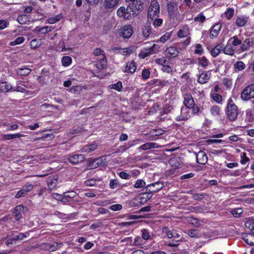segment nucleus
I'll use <instances>...</instances> for the list:
<instances>
[{
  "instance_id": "obj_1",
  "label": "nucleus",
  "mask_w": 254,
  "mask_h": 254,
  "mask_svg": "<svg viewBox=\"0 0 254 254\" xmlns=\"http://www.w3.org/2000/svg\"><path fill=\"white\" fill-rule=\"evenodd\" d=\"M226 113L227 118L230 121H234L237 119L238 115V108L231 99H229Z\"/></svg>"
},
{
  "instance_id": "obj_2",
  "label": "nucleus",
  "mask_w": 254,
  "mask_h": 254,
  "mask_svg": "<svg viewBox=\"0 0 254 254\" xmlns=\"http://www.w3.org/2000/svg\"><path fill=\"white\" fill-rule=\"evenodd\" d=\"M168 12L170 17L174 20L176 19L179 21L181 19L182 16L178 11V6L176 3L170 2L168 4Z\"/></svg>"
},
{
  "instance_id": "obj_3",
  "label": "nucleus",
  "mask_w": 254,
  "mask_h": 254,
  "mask_svg": "<svg viewBox=\"0 0 254 254\" xmlns=\"http://www.w3.org/2000/svg\"><path fill=\"white\" fill-rule=\"evenodd\" d=\"M241 97L244 101L254 98V84L249 85L244 88L241 93Z\"/></svg>"
},
{
  "instance_id": "obj_4",
  "label": "nucleus",
  "mask_w": 254,
  "mask_h": 254,
  "mask_svg": "<svg viewBox=\"0 0 254 254\" xmlns=\"http://www.w3.org/2000/svg\"><path fill=\"white\" fill-rule=\"evenodd\" d=\"M160 6L156 0H152L148 9V17L153 19V17L159 13Z\"/></svg>"
},
{
  "instance_id": "obj_5",
  "label": "nucleus",
  "mask_w": 254,
  "mask_h": 254,
  "mask_svg": "<svg viewBox=\"0 0 254 254\" xmlns=\"http://www.w3.org/2000/svg\"><path fill=\"white\" fill-rule=\"evenodd\" d=\"M163 187L164 184L163 182H157L147 186L146 187V190L151 193H153L159 191Z\"/></svg>"
},
{
  "instance_id": "obj_6",
  "label": "nucleus",
  "mask_w": 254,
  "mask_h": 254,
  "mask_svg": "<svg viewBox=\"0 0 254 254\" xmlns=\"http://www.w3.org/2000/svg\"><path fill=\"white\" fill-rule=\"evenodd\" d=\"M87 161V167L89 169L97 168L103 164V159L101 157L96 159L89 158Z\"/></svg>"
},
{
  "instance_id": "obj_7",
  "label": "nucleus",
  "mask_w": 254,
  "mask_h": 254,
  "mask_svg": "<svg viewBox=\"0 0 254 254\" xmlns=\"http://www.w3.org/2000/svg\"><path fill=\"white\" fill-rule=\"evenodd\" d=\"M132 2L127 6L130 12L135 13L143 8V3L138 2V0H131Z\"/></svg>"
},
{
  "instance_id": "obj_8",
  "label": "nucleus",
  "mask_w": 254,
  "mask_h": 254,
  "mask_svg": "<svg viewBox=\"0 0 254 254\" xmlns=\"http://www.w3.org/2000/svg\"><path fill=\"white\" fill-rule=\"evenodd\" d=\"M33 189V186L31 184L25 185L23 187L22 189L18 191L16 194L15 197L16 198H19L21 197L26 196L28 192L30 191Z\"/></svg>"
},
{
  "instance_id": "obj_9",
  "label": "nucleus",
  "mask_w": 254,
  "mask_h": 254,
  "mask_svg": "<svg viewBox=\"0 0 254 254\" xmlns=\"http://www.w3.org/2000/svg\"><path fill=\"white\" fill-rule=\"evenodd\" d=\"M130 12L128 7L126 8L125 7H121L117 11V14L119 16L124 17L125 19H129L131 18Z\"/></svg>"
},
{
  "instance_id": "obj_10",
  "label": "nucleus",
  "mask_w": 254,
  "mask_h": 254,
  "mask_svg": "<svg viewBox=\"0 0 254 254\" xmlns=\"http://www.w3.org/2000/svg\"><path fill=\"white\" fill-rule=\"evenodd\" d=\"M25 207L22 205H17L13 211V214L15 219L16 220H19L22 218V214L24 212Z\"/></svg>"
},
{
  "instance_id": "obj_11",
  "label": "nucleus",
  "mask_w": 254,
  "mask_h": 254,
  "mask_svg": "<svg viewBox=\"0 0 254 254\" xmlns=\"http://www.w3.org/2000/svg\"><path fill=\"white\" fill-rule=\"evenodd\" d=\"M122 36L126 39H128L133 33V30L130 25H126L122 30Z\"/></svg>"
},
{
  "instance_id": "obj_12",
  "label": "nucleus",
  "mask_w": 254,
  "mask_h": 254,
  "mask_svg": "<svg viewBox=\"0 0 254 254\" xmlns=\"http://www.w3.org/2000/svg\"><path fill=\"white\" fill-rule=\"evenodd\" d=\"M197 162L200 164H205L208 160L206 154L203 151H200L196 155Z\"/></svg>"
},
{
  "instance_id": "obj_13",
  "label": "nucleus",
  "mask_w": 254,
  "mask_h": 254,
  "mask_svg": "<svg viewBox=\"0 0 254 254\" xmlns=\"http://www.w3.org/2000/svg\"><path fill=\"white\" fill-rule=\"evenodd\" d=\"M184 103L187 108H191L194 106V101L190 94H186L184 95Z\"/></svg>"
},
{
  "instance_id": "obj_14",
  "label": "nucleus",
  "mask_w": 254,
  "mask_h": 254,
  "mask_svg": "<svg viewBox=\"0 0 254 254\" xmlns=\"http://www.w3.org/2000/svg\"><path fill=\"white\" fill-rule=\"evenodd\" d=\"M84 159V156L81 154L73 155L69 156L68 160L69 162L73 164H77L79 162L83 161Z\"/></svg>"
},
{
  "instance_id": "obj_15",
  "label": "nucleus",
  "mask_w": 254,
  "mask_h": 254,
  "mask_svg": "<svg viewBox=\"0 0 254 254\" xmlns=\"http://www.w3.org/2000/svg\"><path fill=\"white\" fill-rule=\"evenodd\" d=\"M243 239L248 245L250 246L254 245V233L252 232L244 234Z\"/></svg>"
},
{
  "instance_id": "obj_16",
  "label": "nucleus",
  "mask_w": 254,
  "mask_h": 254,
  "mask_svg": "<svg viewBox=\"0 0 254 254\" xmlns=\"http://www.w3.org/2000/svg\"><path fill=\"white\" fill-rule=\"evenodd\" d=\"M97 70L105 69L107 67V60L105 56L104 58L98 61L97 63L94 64Z\"/></svg>"
},
{
  "instance_id": "obj_17",
  "label": "nucleus",
  "mask_w": 254,
  "mask_h": 254,
  "mask_svg": "<svg viewBox=\"0 0 254 254\" xmlns=\"http://www.w3.org/2000/svg\"><path fill=\"white\" fill-rule=\"evenodd\" d=\"M168 162L170 166L176 169L179 168L182 166L180 159L178 157L171 158L169 159Z\"/></svg>"
},
{
  "instance_id": "obj_18",
  "label": "nucleus",
  "mask_w": 254,
  "mask_h": 254,
  "mask_svg": "<svg viewBox=\"0 0 254 254\" xmlns=\"http://www.w3.org/2000/svg\"><path fill=\"white\" fill-rule=\"evenodd\" d=\"M47 183L49 188L50 190H54L57 186L58 178L57 177H49L47 180Z\"/></svg>"
},
{
  "instance_id": "obj_19",
  "label": "nucleus",
  "mask_w": 254,
  "mask_h": 254,
  "mask_svg": "<svg viewBox=\"0 0 254 254\" xmlns=\"http://www.w3.org/2000/svg\"><path fill=\"white\" fill-rule=\"evenodd\" d=\"M136 69V66L135 65V63L133 61H132L130 62H128L127 63L125 71L126 72L133 73L135 72Z\"/></svg>"
},
{
  "instance_id": "obj_20",
  "label": "nucleus",
  "mask_w": 254,
  "mask_h": 254,
  "mask_svg": "<svg viewBox=\"0 0 254 254\" xmlns=\"http://www.w3.org/2000/svg\"><path fill=\"white\" fill-rule=\"evenodd\" d=\"M119 0H105L104 6L106 8H113L119 2Z\"/></svg>"
},
{
  "instance_id": "obj_21",
  "label": "nucleus",
  "mask_w": 254,
  "mask_h": 254,
  "mask_svg": "<svg viewBox=\"0 0 254 254\" xmlns=\"http://www.w3.org/2000/svg\"><path fill=\"white\" fill-rule=\"evenodd\" d=\"M12 88V86L7 82H2L0 83V90L2 92H7Z\"/></svg>"
},
{
  "instance_id": "obj_22",
  "label": "nucleus",
  "mask_w": 254,
  "mask_h": 254,
  "mask_svg": "<svg viewBox=\"0 0 254 254\" xmlns=\"http://www.w3.org/2000/svg\"><path fill=\"white\" fill-rule=\"evenodd\" d=\"M98 145L96 143L85 145L82 148V152L89 153L93 151L97 148Z\"/></svg>"
},
{
  "instance_id": "obj_23",
  "label": "nucleus",
  "mask_w": 254,
  "mask_h": 254,
  "mask_svg": "<svg viewBox=\"0 0 254 254\" xmlns=\"http://www.w3.org/2000/svg\"><path fill=\"white\" fill-rule=\"evenodd\" d=\"M157 147V143L153 142H148L141 145L139 148L142 150H145L149 149L155 148Z\"/></svg>"
},
{
  "instance_id": "obj_24",
  "label": "nucleus",
  "mask_w": 254,
  "mask_h": 254,
  "mask_svg": "<svg viewBox=\"0 0 254 254\" xmlns=\"http://www.w3.org/2000/svg\"><path fill=\"white\" fill-rule=\"evenodd\" d=\"M27 234H28V233H19L16 235H14L13 232H11V236H13V237H12V240H14V241L23 240L27 237Z\"/></svg>"
},
{
  "instance_id": "obj_25",
  "label": "nucleus",
  "mask_w": 254,
  "mask_h": 254,
  "mask_svg": "<svg viewBox=\"0 0 254 254\" xmlns=\"http://www.w3.org/2000/svg\"><path fill=\"white\" fill-rule=\"evenodd\" d=\"M166 52L173 57H177L179 54V51L174 47H170L167 49Z\"/></svg>"
},
{
  "instance_id": "obj_26",
  "label": "nucleus",
  "mask_w": 254,
  "mask_h": 254,
  "mask_svg": "<svg viewBox=\"0 0 254 254\" xmlns=\"http://www.w3.org/2000/svg\"><path fill=\"white\" fill-rule=\"evenodd\" d=\"M221 28V24L220 23L216 24L212 28L210 35L213 37H216L218 35V31Z\"/></svg>"
},
{
  "instance_id": "obj_27",
  "label": "nucleus",
  "mask_w": 254,
  "mask_h": 254,
  "mask_svg": "<svg viewBox=\"0 0 254 254\" xmlns=\"http://www.w3.org/2000/svg\"><path fill=\"white\" fill-rule=\"evenodd\" d=\"M31 72V69L28 68L23 67L17 69V73L21 76H26L28 75Z\"/></svg>"
},
{
  "instance_id": "obj_28",
  "label": "nucleus",
  "mask_w": 254,
  "mask_h": 254,
  "mask_svg": "<svg viewBox=\"0 0 254 254\" xmlns=\"http://www.w3.org/2000/svg\"><path fill=\"white\" fill-rule=\"evenodd\" d=\"M252 45V43L251 42L250 39H246L243 44L242 45L241 47V49L242 51H245L248 50L251 45Z\"/></svg>"
},
{
  "instance_id": "obj_29",
  "label": "nucleus",
  "mask_w": 254,
  "mask_h": 254,
  "mask_svg": "<svg viewBox=\"0 0 254 254\" xmlns=\"http://www.w3.org/2000/svg\"><path fill=\"white\" fill-rule=\"evenodd\" d=\"M156 47L158 46L155 44H154L151 47L148 48V49H146L145 52L141 53L143 55V58H144L150 54L155 53L154 50L156 49Z\"/></svg>"
},
{
  "instance_id": "obj_30",
  "label": "nucleus",
  "mask_w": 254,
  "mask_h": 254,
  "mask_svg": "<svg viewBox=\"0 0 254 254\" xmlns=\"http://www.w3.org/2000/svg\"><path fill=\"white\" fill-rule=\"evenodd\" d=\"M156 47L158 46L155 44H154L151 47L148 48V49H146L145 52L141 53L143 55V58H144L150 54L155 53L154 50L156 49Z\"/></svg>"
},
{
  "instance_id": "obj_31",
  "label": "nucleus",
  "mask_w": 254,
  "mask_h": 254,
  "mask_svg": "<svg viewBox=\"0 0 254 254\" xmlns=\"http://www.w3.org/2000/svg\"><path fill=\"white\" fill-rule=\"evenodd\" d=\"M209 78V76L207 73H202L198 79V82L201 84H204L207 82Z\"/></svg>"
},
{
  "instance_id": "obj_32",
  "label": "nucleus",
  "mask_w": 254,
  "mask_h": 254,
  "mask_svg": "<svg viewBox=\"0 0 254 254\" xmlns=\"http://www.w3.org/2000/svg\"><path fill=\"white\" fill-rule=\"evenodd\" d=\"M189 34V28L188 26H186L183 27V29H180L178 35L179 37H184Z\"/></svg>"
},
{
  "instance_id": "obj_33",
  "label": "nucleus",
  "mask_w": 254,
  "mask_h": 254,
  "mask_svg": "<svg viewBox=\"0 0 254 254\" xmlns=\"http://www.w3.org/2000/svg\"><path fill=\"white\" fill-rule=\"evenodd\" d=\"M151 27L150 25L146 24L142 30L143 35L145 37H148L151 34Z\"/></svg>"
},
{
  "instance_id": "obj_34",
  "label": "nucleus",
  "mask_w": 254,
  "mask_h": 254,
  "mask_svg": "<svg viewBox=\"0 0 254 254\" xmlns=\"http://www.w3.org/2000/svg\"><path fill=\"white\" fill-rule=\"evenodd\" d=\"M17 20L20 24H25L28 21V17L25 14L20 15L18 16Z\"/></svg>"
},
{
  "instance_id": "obj_35",
  "label": "nucleus",
  "mask_w": 254,
  "mask_h": 254,
  "mask_svg": "<svg viewBox=\"0 0 254 254\" xmlns=\"http://www.w3.org/2000/svg\"><path fill=\"white\" fill-rule=\"evenodd\" d=\"M222 47L220 45H217L211 50V55L213 57H216L220 53Z\"/></svg>"
},
{
  "instance_id": "obj_36",
  "label": "nucleus",
  "mask_w": 254,
  "mask_h": 254,
  "mask_svg": "<svg viewBox=\"0 0 254 254\" xmlns=\"http://www.w3.org/2000/svg\"><path fill=\"white\" fill-rule=\"evenodd\" d=\"M23 134L20 133H16L12 134H4L3 135V138L6 140H9L11 139H13L16 137H20L22 136H24Z\"/></svg>"
},
{
  "instance_id": "obj_37",
  "label": "nucleus",
  "mask_w": 254,
  "mask_h": 254,
  "mask_svg": "<svg viewBox=\"0 0 254 254\" xmlns=\"http://www.w3.org/2000/svg\"><path fill=\"white\" fill-rule=\"evenodd\" d=\"M72 59L69 56H64L62 59V63L63 65L67 66L71 63Z\"/></svg>"
},
{
  "instance_id": "obj_38",
  "label": "nucleus",
  "mask_w": 254,
  "mask_h": 254,
  "mask_svg": "<svg viewBox=\"0 0 254 254\" xmlns=\"http://www.w3.org/2000/svg\"><path fill=\"white\" fill-rule=\"evenodd\" d=\"M210 112L214 116H218L220 115V108L216 105H214L211 108Z\"/></svg>"
},
{
  "instance_id": "obj_39",
  "label": "nucleus",
  "mask_w": 254,
  "mask_h": 254,
  "mask_svg": "<svg viewBox=\"0 0 254 254\" xmlns=\"http://www.w3.org/2000/svg\"><path fill=\"white\" fill-rule=\"evenodd\" d=\"M247 22L245 17H237L236 19V24L238 26L242 27L246 24Z\"/></svg>"
},
{
  "instance_id": "obj_40",
  "label": "nucleus",
  "mask_w": 254,
  "mask_h": 254,
  "mask_svg": "<svg viewBox=\"0 0 254 254\" xmlns=\"http://www.w3.org/2000/svg\"><path fill=\"white\" fill-rule=\"evenodd\" d=\"M53 28L51 26H44L42 28L38 29V32L41 34H46L51 31Z\"/></svg>"
},
{
  "instance_id": "obj_41",
  "label": "nucleus",
  "mask_w": 254,
  "mask_h": 254,
  "mask_svg": "<svg viewBox=\"0 0 254 254\" xmlns=\"http://www.w3.org/2000/svg\"><path fill=\"white\" fill-rule=\"evenodd\" d=\"M245 225L249 228L251 232L254 233V221L253 220H249L245 222Z\"/></svg>"
},
{
  "instance_id": "obj_42",
  "label": "nucleus",
  "mask_w": 254,
  "mask_h": 254,
  "mask_svg": "<svg viewBox=\"0 0 254 254\" xmlns=\"http://www.w3.org/2000/svg\"><path fill=\"white\" fill-rule=\"evenodd\" d=\"M163 232H166L167 233V236L169 239L173 238V237L175 236V234H176L175 230L168 231V228L166 227H163Z\"/></svg>"
},
{
  "instance_id": "obj_43",
  "label": "nucleus",
  "mask_w": 254,
  "mask_h": 254,
  "mask_svg": "<svg viewBox=\"0 0 254 254\" xmlns=\"http://www.w3.org/2000/svg\"><path fill=\"white\" fill-rule=\"evenodd\" d=\"M133 145L132 143H131L130 142H128L127 145H124L123 146H121L119 147L118 152H124L126 151L127 149L130 148Z\"/></svg>"
},
{
  "instance_id": "obj_44",
  "label": "nucleus",
  "mask_w": 254,
  "mask_h": 254,
  "mask_svg": "<svg viewBox=\"0 0 254 254\" xmlns=\"http://www.w3.org/2000/svg\"><path fill=\"white\" fill-rule=\"evenodd\" d=\"M64 196L68 198L70 200L77 196V193L74 191H68L64 192Z\"/></svg>"
},
{
  "instance_id": "obj_45",
  "label": "nucleus",
  "mask_w": 254,
  "mask_h": 254,
  "mask_svg": "<svg viewBox=\"0 0 254 254\" xmlns=\"http://www.w3.org/2000/svg\"><path fill=\"white\" fill-rule=\"evenodd\" d=\"M224 54L228 55H233L234 53V51L230 46H226L223 49Z\"/></svg>"
},
{
  "instance_id": "obj_46",
  "label": "nucleus",
  "mask_w": 254,
  "mask_h": 254,
  "mask_svg": "<svg viewBox=\"0 0 254 254\" xmlns=\"http://www.w3.org/2000/svg\"><path fill=\"white\" fill-rule=\"evenodd\" d=\"M24 38L23 37H19L17 38L14 41L10 43L11 46H14L18 44H20L24 42Z\"/></svg>"
},
{
  "instance_id": "obj_47",
  "label": "nucleus",
  "mask_w": 254,
  "mask_h": 254,
  "mask_svg": "<svg viewBox=\"0 0 254 254\" xmlns=\"http://www.w3.org/2000/svg\"><path fill=\"white\" fill-rule=\"evenodd\" d=\"M41 45L40 42L37 39H33L30 42V46L32 48L36 49Z\"/></svg>"
},
{
  "instance_id": "obj_48",
  "label": "nucleus",
  "mask_w": 254,
  "mask_h": 254,
  "mask_svg": "<svg viewBox=\"0 0 254 254\" xmlns=\"http://www.w3.org/2000/svg\"><path fill=\"white\" fill-rule=\"evenodd\" d=\"M199 64L203 67H206L208 65V61L204 57L198 59Z\"/></svg>"
},
{
  "instance_id": "obj_49",
  "label": "nucleus",
  "mask_w": 254,
  "mask_h": 254,
  "mask_svg": "<svg viewBox=\"0 0 254 254\" xmlns=\"http://www.w3.org/2000/svg\"><path fill=\"white\" fill-rule=\"evenodd\" d=\"M146 185L145 182L142 180H138L134 185L135 188H141Z\"/></svg>"
},
{
  "instance_id": "obj_50",
  "label": "nucleus",
  "mask_w": 254,
  "mask_h": 254,
  "mask_svg": "<svg viewBox=\"0 0 254 254\" xmlns=\"http://www.w3.org/2000/svg\"><path fill=\"white\" fill-rule=\"evenodd\" d=\"M243 212V209L241 208H236L234 210H233L231 211L232 214L235 217H239L240 215Z\"/></svg>"
},
{
  "instance_id": "obj_51",
  "label": "nucleus",
  "mask_w": 254,
  "mask_h": 254,
  "mask_svg": "<svg viewBox=\"0 0 254 254\" xmlns=\"http://www.w3.org/2000/svg\"><path fill=\"white\" fill-rule=\"evenodd\" d=\"M141 232H142V238L143 240H148L150 239V235L147 230L143 229L141 231Z\"/></svg>"
},
{
  "instance_id": "obj_52",
  "label": "nucleus",
  "mask_w": 254,
  "mask_h": 254,
  "mask_svg": "<svg viewBox=\"0 0 254 254\" xmlns=\"http://www.w3.org/2000/svg\"><path fill=\"white\" fill-rule=\"evenodd\" d=\"M155 62L160 65H163L164 66L168 63V61L164 57L160 59H155Z\"/></svg>"
},
{
  "instance_id": "obj_53",
  "label": "nucleus",
  "mask_w": 254,
  "mask_h": 254,
  "mask_svg": "<svg viewBox=\"0 0 254 254\" xmlns=\"http://www.w3.org/2000/svg\"><path fill=\"white\" fill-rule=\"evenodd\" d=\"M143 244V241L142 238H141L139 236L136 237L134 240L133 243V245L134 246H140Z\"/></svg>"
},
{
  "instance_id": "obj_54",
  "label": "nucleus",
  "mask_w": 254,
  "mask_h": 254,
  "mask_svg": "<svg viewBox=\"0 0 254 254\" xmlns=\"http://www.w3.org/2000/svg\"><path fill=\"white\" fill-rule=\"evenodd\" d=\"M82 90V87L81 86H74L70 89V91L73 93H79Z\"/></svg>"
},
{
  "instance_id": "obj_55",
  "label": "nucleus",
  "mask_w": 254,
  "mask_h": 254,
  "mask_svg": "<svg viewBox=\"0 0 254 254\" xmlns=\"http://www.w3.org/2000/svg\"><path fill=\"white\" fill-rule=\"evenodd\" d=\"M150 72L149 69H144L142 71L141 76L143 79H147L150 77Z\"/></svg>"
},
{
  "instance_id": "obj_56",
  "label": "nucleus",
  "mask_w": 254,
  "mask_h": 254,
  "mask_svg": "<svg viewBox=\"0 0 254 254\" xmlns=\"http://www.w3.org/2000/svg\"><path fill=\"white\" fill-rule=\"evenodd\" d=\"M234 66L235 68L237 69L238 70H241L245 68V64L242 62H238L235 64Z\"/></svg>"
},
{
  "instance_id": "obj_57",
  "label": "nucleus",
  "mask_w": 254,
  "mask_h": 254,
  "mask_svg": "<svg viewBox=\"0 0 254 254\" xmlns=\"http://www.w3.org/2000/svg\"><path fill=\"white\" fill-rule=\"evenodd\" d=\"M234 10L233 8H229L225 12V14L228 19H230L234 15Z\"/></svg>"
},
{
  "instance_id": "obj_58",
  "label": "nucleus",
  "mask_w": 254,
  "mask_h": 254,
  "mask_svg": "<svg viewBox=\"0 0 254 254\" xmlns=\"http://www.w3.org/2000/svg\"><path fill=\"white\" fill-rule=\"evenodd\" d=\"M188 235L192 238H197L199 236V234L196 230L193 229L190 230L188 232Z\"/></svg>"
},
{
  "instance_id": "obj_59",
  "label": "nucleus",
  "mask_w": 254,
  "mask_h": 254,
  "mask_svg": "<svg viewBox=\"0 0 254 254\" xmlns=\"http://www.w3.org/2000/svg\"><path fill=\"white\" fill-rule=\"evenodd\" d=\"M27 87L25 85L23 86H17L15 89L14 90L21 92L23 93H27L28 92V90L26 89Z\"/></svg>"
},
{
  "instance_id": "obj_60",
  "label": "nucleus",
  "mask_w": 254,
  "mask_h": 254,
  "mask_svg": "<svg viewBox=\"0 0 254 254\" xmlns=\"http://www.w3.org/2000/svg\"><path fill=\"white\" fill-rule=\"evenodd\" d=\"M60 19V16H57L55 17H51L48 19V23L50 24H54L56 23L57 22L59 21Z\"/></svg>"
},
{
  "instance_id": "obj_61",
  "label": "nucleus",
  "mask_w": 254,
  "mask_h": 254,
  "mask_svg": "<svg viewBox=\"0 0 254 254\" xmlns=\"http://www.w3.org/2000/svg\"><path fill=\"white\" fill-rule=\"evenodd\" d=\"M93 54L96 56H98L99 55H102L103 57L105 56L104 53V51L100 48L95 49L94 50Z\"/></svg>"
},
{
  "instance_id": "obj_62",
  "label": "nucleus",
  "mask_w": 254,
  "mask_h": 254,
  "mask_svg": "<svg viewBox=\"0 0 254 254\" xmlns=\"http://www.w3.org/2000/svg\"><path fill=\"white\" fill-rule=\"evenodd\" d=\"M119 185V181L116 179L111 180L110 182V186L112 189H115Z\"/></svg>"
},
{
  "instance_id": "obj_63",
  "label": "nucleus",
  "mask_w": 254,
  "mask_h": 254,
  "mask_svg": "<svg viewBox=\"0 0 254 254\" xmlns=\"http://www.w3.org/2000/svg\"><path fill=\"white\" fill-rule=\"evenodd\" d=\"M232 38L233 39V41L232 42V44L235 46H236L238 45H240L242 43V41L240 39H239V38H238V37L237 36H234L232 37Z\"/></svg>"
},
{
  "instance_id": "obj_64",
  "label": "nucleus",
  "mask_w": 254,
  "mask_h": 254,
  "mask_svg": "<svg viewBox=\"0 0 254 254\" xmlns=\"http://www.w3.org/2000/svg\"><path fill=\"white\" fill-rule=\"evenodd\" d=\"M249 161V158L246 156V153L244 152L241 156V163L242 164H245L246 162Z\"/></svg>"
}]
</instances>
